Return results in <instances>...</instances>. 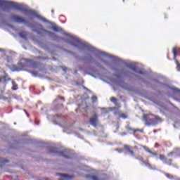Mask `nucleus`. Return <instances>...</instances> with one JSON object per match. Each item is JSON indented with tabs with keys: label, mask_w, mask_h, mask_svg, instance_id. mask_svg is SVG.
Instances as JSON below:
<instances>
[{
	"label": "nucleus",
	"mask_w": 180,
	"mask_h": 180,
	"mask_svg": "<svg viewBox=\"0 0 180 180\" xmlns=\"http://www.w3.org/2000/svg\"><path fill=\"white\" fill-rule=\"evenodd\" d=\"M8 4L10 5V6H12V8H16V9H22L20 8V4L18 3H15L13 1H9Z\"/></svg>",
	"instance_id": "obj_1"
},
{
	"label": "nucleus",
	"mask_w": 180,
	"mask_h": 180,
	"mask_svg": "<svg viewBox=\"0 0 180 180\" xmlns=\"http://www.w3.org/2000/svg\"><path fill=\"white\" fill-rule=\"evenodd\" d=\"M96 123H98V117L94 116L90 119V124L92 126H96Z\"/></svg>",
	"instance_id": "obj_2"
},
{
	"label": "nucleus",
	"mask_w": 180,
	"mask_h": 180,
	"mask_svg": "<svg viewBox=\"0 0 180 180\" xmlns=\"http://www.w3.org/2000/svg\"><path fill=\"white\" fill-rule=\"evenodd\" d=\"M15 21L16 22H19L20 23L23 22V18L19 17V16H17L15 17Z\"/></svg>",
	"instance_id": "obj_3"
},
{
	"label": "nucleus",
	"mask_w": 180,
	"mask_h": 180,
	"mask_svg": "<svg viewBox=\"0 0 180 180\" xmlns=\"http://www.w3.org/2000/svg\"><path fill=\"white\" fill-rule=\"evenodd\" d=\"M172 53L174 56V59L176 60V47L173 48Z\"/></svg>",
	"instance_id": "obj_4"
},
{
	"label": "nucleus",
	"mask_w": 180,
	"mask_h": 180,
	"mask_svg": "<svg viewBox=\"0 0 180 180\" xmlns=\"http://www.w3.org/2000/svg\"><path fill=\"white\" fill-rule=\"evenodd\" d=\"M124 148H126V150H127L128 151H129L130 154H131V155H133V151H131V150L130 149V146H124Z\"/></svg>",
	"instance_id": "obj_5"
},
{
	"label": "nucleus",
	"mask_w": 180,
	"mask_h": 180,
	"mask_svg": "<svg viewBox=\"0 0 180 180\" xmlns=\"http://www.w3.org/2000/svg\"><path fill=\"white\" fill-rule=\"evenodd\" d=\"M96 53H98L101 56H104L105 57H108V55H106L104 52L96 51Z\"/></svg>",
	"instance_id": "obj_6"
},
{
	"label": "nucleus",
	"mask_w": 180,
	"mask_h": 180,
	"mask_svg": "<svg viewBox=\"0 0 180 180\" xmlns=\"http://www.w3.org/2000/svg\"><path fill=\"white\" fill-rule=\"evenodd\" d=\"M148 116H150V115H143L144 122H147V120H148Z\"/></svg>",
	"instance_id": "obj_7"
},
{
	"label": "nucleus",
	"mask_w": 180,
	"mask_h": 180,
	"mask_svg": "<svg viewBox=\"0 0 180 180\" xmlns=\"http://www.w3.org/2000/svg\"><path fill=\"white\" fill-rule=\"evenodd\" d=\"M52 29H53V30H54V32H58L59 31L58 30V27H57V26L52 27Z\"/></svg>",
	"instance_id": "obj_8"
},
{
	"label": "nucleus",
	"mask_w": 180,
	"mask_h": 180,
	"mask_svg": "<svg viewBox=\"0 0 180 180\" xmlns=\"http://www.w3.org/2000/svg\"><path fill=\"white\" fill-rule=\"evenodd\" d=\"M13 91H16V89H17L16 84L14 82H13Z\"/></svg>",
	"instance_id": "obj_9"
},
{
	"label": "nucleus",
	"mask_w": 180,
	"mask_h": 180,
	"mask_svg": "<svg viewBox=\"0 0 180 180\" xmlns=\"http://www.w3.org/2000/svg\"><path fill=\"white\" fill-rule=\"evenodd\" d=\"M111 102H114V103H116V98L112 97L110 98Z\"/></svg>",
	"instance_id": "obj_10"
},
{
	"label": "nucleus",
	"mask_w": 180,
	"mask_h": 180,
	"mask_svg": "<svg viewBox=\"0 0 180 180\" xmlns=\"http://www.w3.org/2000/svg\"><path fill=\"white\" fill-rule=\"evenodd\" d=\"M160 158L161 161H164L165 160V157L162 155H160Z\"/></svg>",
	"instance_id": "obj_11"
},
{
	"label": "nucleus",
	"mask_w": 180,
	"mask_h": 180,
	"mask_svg": "<svg viewBox=\"0 0 180 180\" xmlns=\"http://www.w3.org/2000/svg\"><path fill=\"white\" fill-rule=\"evenodd\" d=\"M91 99H92L93 102H96L97 98H96V96H93V97L91 98Z\"/></svg>",
	"instance_id": "obj_12"
},
{
	"label": "nucleus",
	"mask_w": 180,
	"mask_h": 180,
	"mask_svg": "<svg viewBox=\"0 0 180 180\" xmlns=\"http://www.w3.org/2000/svg\"><path fill=\"white\" fill-rule=\"evenodd\" d=\"M120 116L122 119H126L127 117L124 114H122Z\"/></svg>",
	"instance_id": "obj_13"
},
{
	"label": "nucleus",
	"mask_w": 180,
	"mask_h": 180,
	"mask_svg": "<svg viewBox=\"0 0 180 180\" xmlns=\"http://www.w3.org/2000/svg\"><path fill=\"white\" fill-rule=\"evenodd\" d=\"M175 63H176V65H177V68H179L180 65H179V63H178V60H175Z\"/></svg>",
	"instance_id": "obj_14"
},
{
	"label": "nucleus",
	"mask_w": 180,
	"mask_h": 180,
	"mask_svg": "<svg viewBox=\"0 0 180 180\" xmlns=\"http://www.w3.org/2000/svg\"><path fill=\"white\" fill-rule=\"evenodd\" d=\"M37 18H39V19H40V20H44V19L41 17L37 16Z\"/></svg>",
	"instance_id": "obj_15"
},
{
	"label": "nucleus",
	"mask_w": 180,
	"mask_h": 180,
	"mask_svg": "<svg viewBox=\"0 0 180 180\" xmlns=\"http://www.w3.org/2000/svg\"><path fill=\"white\" fill-rule=\"evenodd\" d=\"M59 175H60V176H64V177L67 176V174H59Z\"/></svg>",
	"instance_id": "obj_16"
},
{
	"label": "nucleus",
	"mask_w": 180,
	"mask_h": 180,
	"mask_svg": "<svg viewBox=\"0 0 180 180\" xmlns=\"http://www.w3.org/2000/svg\"><path fill=\"white\" fill-rule=\"evenodd\" d=\"M2 81H4V78L0 77V82H2Z\"/></svg>",
	"instance_id": "obj_17"
},
{
	"label": "nucleus",
	"mask_w": 180,
	"mask_h": 180,
	"mask_svg": "<svg viewBox=\"0 0 180 180\" xmlns=\"http://www.w3.org/2000/svg\"><path fill=\"white\" fill-rule=\"evenodd\" d=\"M169 157H171V155H172V153H170L168 154Z\"/></svg>",
	"instance_id": "obj_18"
},
{
	"label": "nucleus",
	"mask_w": 180,
	"mask_h": 180,
	"mask_svg": "<svg viewBox=\"0 0 180 180\" xmlns=\"http://www.w3.org/2000/svg\"><path fill=\"white\" fill-rule=\"evenodd\" d=\"M164 163H165V164H168V162H167V160H165V161H164Z\"/></svg>",
	"instance_id": "obj_19"
},
{
	"label": "nucleus",
	"mask_w": 180,
	"mask_h": 180,
	"mask_svg": "<svg viewBox=\"0 0 180 180\" xmlns=\"http://www.w3.org/2000/svg\"><path fill=\"white\" fill-rule=\"evenodd\" d=\"M20 36H21V37H22V39H25V37L22 36V34H20Z\"/></svg>",
	"instance_id": "obj_20"
},
{
	"label": "nucleus",
	"mask_w": 180,
	"mask_h": 180,
	"mask_svg": "<svg viewBox=\"0 0 180 180\" xmlns=\"http://www.w3.org/2000/svg\"><path fill=\"white\" fill-rule=\"evenodd\" d=\"M93 179L94 180H98V179L96 177H94Z\"/></svg>",
	"instance_id": "obj_21"
},
{
	"label": "nucleus",
	"mask_w": 180,
	"mask_h": 180,
	"mask_svg": "<svg viewBox=\"0 0 180 180\" xmlns=\"http://www.w3.org/2000/svg\"><path fill=\"white\" fill-rule=\"evenodd\" d=\"M0 162H5V161H3L2 159H0Z\"/></svg>",
	"instance_id": "obj_22"
},
{
	"label": "nucleus",
	"mask_w": 180,
	"mask_h": 180,
	"mask_svg": "<svg viewBox=\"0 0 180 180\" xmlns=\"http://www.w3.org/2000/svg\"><path fill=\"white\" fill-rule=\"evenodd\" d=\"M167 178H169V175L167 174Z\"/></svg>",
	"instance_id": "obj_23"
},
{
	"label": "nucleus",
	"mask_w": 180,
	"mask_h": 180,
	"mask_svg": "<svg viewBox=\"0 0 180 180\" xmlns=\"http://www.w3.org/2000/svg\"><path fill=\"white\" fill-rule=\"evenodd\" d=\"M177 71H179V68H177Z\"/></svg>",
	"instance_id": "obj_24"
},
{
	"label": "nucleus",
	"mask_w": 180,
	"mask_h": 180,
	"mask_svg": "<svg viewBox=\"0 0 180 180\" xmlns=\"http://www.w3.org/2000/svg\"><path fill=\"white\" fill-rule=\"evenodd\" d=\"M0 51H2V49H0Z\"/></svg>",
	"instance_id": "obj_25"
}]
</instances>
